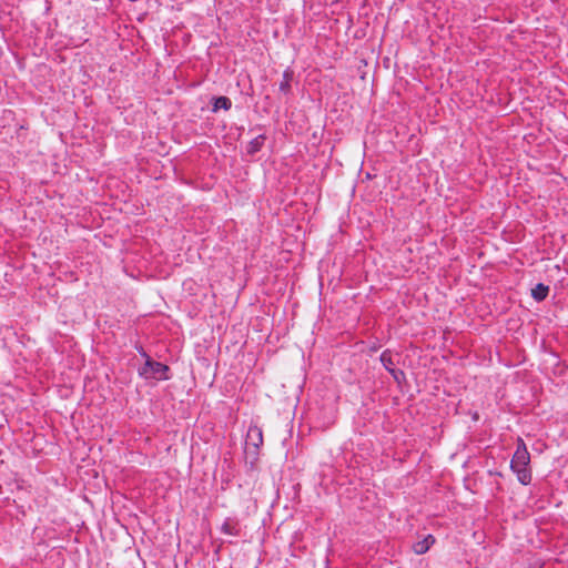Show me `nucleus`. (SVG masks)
<instances>
[{
	"label": "nucleus",
	"instance_id": "obj_7",
	"mask_svg": "<svg viewBox=\"0 0 568 568\" xmlns=\"http://www.w3.org/2000/svg\"><path fill=\"white\" fill-rule=\"evenodd\" d=\"M381 362H382L383 366H384L388 372H390L395 378H397V373H398V372H397V371H395V369L393 368L394 363H393V361H392V356H390V354H388L387 352L382 353V355H381Z\"/></svg>",
	"mask_w": 568,
	"mask_h": 568
},
{
	"label": "nucleus",
	"instance_id": "obj_9",
	"mask_svg": "<svg viewBox=\"0 0 568 568\" xmlns=\"http://www.w3.org/2000/svg\"><path fill=\"white\" fill-rule=\"evenodd\" d=\"M264 136L258 135L250 142L248 153H255L261 150L263 145Z\"/></svg>",
	"mask_w": 568,
	"mask_h": 568
},
{
	"label": "nucleus",
	"instance_id": "obj_5",
	"mask_svg": "<svg viewBox=\"0 0 568 568\" xmlns=\"http://www.w3.org/2000/svg\"><path fill=\"white\" fill-rule=\"evenodd\" d=\"M548 293H549V287L542 283L537 284L531 290V296L537 302L544 301L547 297Z\"/></svg>",
	"mask_w": 568,
	"mask_h": 568
},
{
	"label": "nucleus",
	"instance_id": "obj_6",
	"mask_svg": "<svg viewBox=\"0 0 568 568\" xmlns=\"http://www.w3.org/2000/svg\"><path fill=\"white\" fill-rule=\"evenodd\" d=\"M232 106V102L227 97H219L214 99L213 111H217L220 109L230 110Z\"/></svg>",
	"mask_w": 568,
	"mask_h": 568
},
{
	"label": "nucleus",
	"instance_id": "obj_1",
	"mask_svg": "<svg viewBox=\"0 0 568 568\" xmlns=\"http://www.w3.org/2000/svg\"><path fill=\"white\" fill-rule=\"evenodd\" d=\"M530 454L523 438L517 439V447L510 462V468L516 474L517 479L523 485H529L531 481V471L529 469Z\"/></svg>",
	"mask_w": 568,
	"mask_h": 568
},
{
	"label": "nucleus",
	"instance_id": "obj_10",
	"mask_svg": "<svg viewBox=\"0 0 568 568\" xmlns=\"http://www.w3.org/2000/svg\"><path fill=\"white\" fill-rule=\"evenodd\" d=\"M222 530L225 532V534H229V535H234V531H233V527L225 523L223 526H222Z\"/></svg>",
	"mask_w": 568,
	"mask_h": 568
},
{
	"label": "nucleus",
	"instance_id": "obj_4",
	"mask_svg": "<svg viewBox=\"0 0 568 568\" xmlns=\"http://www.w3.org/2000/svg\"><path fill=\"white\" fill-rule=\"evenodd\" d=\"M435 542V538L432 535H427L422 540L416 541L413 545V550L417 555H423L428 551L430 546Z\"/></svg>",
	"mask_w": 568,
	"mask_h": 568
},
{
	"label": "nucleus",
	"instance_id": "obj_8",
	"mask_svg": "<svg viewBox=\"0 0 568 568\" xmlns=\"http://www.w3.org/2000/svg\"><path fill=\"white\" fill-rule=\"evenodd\" d=\"M292 71L285 70L283 73V80L280 83V91L287 93L291 89Z\"/></svg>",
	"mask_w": 568,
	"mask_h": 568
},
{
	"label": "nucleus",
	"instance_id": "obj_3",
	"mask_svg": "<svg viewBox=\"0 0 568 568\" xmlns=\"http://www.w3.org/2000/svg\"><path fill=\"white\" fill-rule=\"evenodd\" d=\"M246 438L247 444H251L255 448H258L263 443L262 429L257 426H251L247 430Z\"/></svg>",
	"mask_w": 568,
	"mask_h": 568
},
{
	"label": "nucleus",
	"instance_id": "obj_2",
	"mask_svg": "<svg viewBox=\"0 0 568 568\" xmlns=\"http://www.w3.org/2000/svg\"><path fill=\"white\" fill-rule=\"evenodd\" d=\"M142 356L146 358L144 365L140 368L139 373L144 378H153L158 381L169 379L168 372L169 366L160 362L153 361L145 352Z\"/></svg>",
	"mask_w": 568,
	"mask_h": 568
}]
</instances>
